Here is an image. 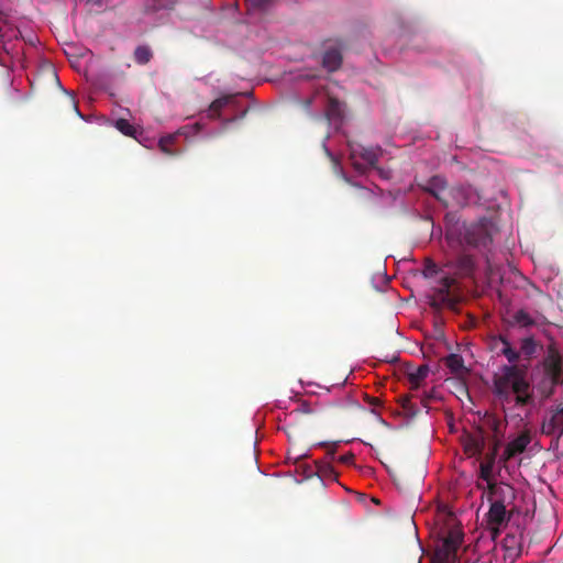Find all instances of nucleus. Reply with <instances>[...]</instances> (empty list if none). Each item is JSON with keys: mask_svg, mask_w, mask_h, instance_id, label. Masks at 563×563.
<instances>
[{"mask_svg": "<svg viewBox=\"0 0 563 563\" xmlns=\"http://www.w3.org/2000/svg\"><path fill=\"white\" fill-rule=\"evenodd\" d=\"M489 349L508 361L493 378V393L498 401L504 406L514 404L518 408L533 405L534 395L528 379V369L529 362L538 351L534 338H522L517 350L506 335L499 334L490 339Z\"/></svg>", "mask_w": 563, "mask_h": 563, "instance_id": "nucleus-1", "label": "nucleus"}, {"mask_svg": "<svg viewBox=\"0 0 563 563\" xmlns=\"http://www.w3.org/2000/svg\"><path fill=\"white\" fill-rule=\"evenodd\" d=\"M542 366L549 387L542 386L541 391L544 397H550L556 386L563 385V356L554 344L548 346Z\"/></svg>", "mask_w": 563, "mask_h": 563, "instance_id": "nucleus-2", "label": "nucleus"}, {"mask_svg": "<svg viewBox=\"0 0 563 563\" xmlns=\"http://www.w3.org/2000/svg\"><path fill=\"white\" fill-rule=\"evenodd\" d=\"M463 538L464 533L461 529H450L435 545L433 563H454L457 559V550L463 542Z\"/></svg>", "mask_w": 563, "mask_h": 563, "instance_id": "nucleus-3", "label": "nucleus"}, {"mask_svg": "<svg viewBox=\"0 0 563 563\" xmlns=\"http://www.w3.org/2000/svg\"><path fill=\"white\" fill-rule=\"evenodd\" d=\"M382 153L379 146L351 145L350 161L356 172L365 174L367 170L376 168V163Z\"/></svg>", "mask_w": 563, "mask_h": 563, "instance_id": "nucleus-4", "label": "nucleus"}, {"mask_svg": "<svg viewBox=\"0 0 563 563\" xmlns=\"http://www.w3.org/2000/svg\"><path fill=\"white\" fill-rule=\"evenodd\" d=\"M486 487L477 484L478 489H487V499L492 504L501 505L507 508L514 506L516 500V489L506 483H496L492 481L486 483Z\"/></svg>", "mask_w": 563, "mask_h": 563, "instance_id": "nucleus-5", "label": "nucleus"}, {"mask_svg": "<svg viewBox=\"0 0 563 563\" xmlns=\"http://www.w3.org/2000/svg\"><path fill=\"white\" fill-rule=\"evenodd\" d=\"M464 240L472 247L487 249L493 242L490 222L483 219L471 224L465 231Z\"/></svg>", "mask_w": 563, "mask_h": 563, "instance_id": "nucleus-6", "label": "nucleus"}, {"mask_svg": "<svg viewBox=\"0 0 563 563\" xmlns=\"http://www.w3.org/2000/svg\"><path fill=\"white\" fill-rule=\"evenodd\" d=\"M453 284L454 279L452 277L445 276L440 279L439 286L430 298V306L433 309L440 310L448 308L454 310L456 308L459 299L450 290Z\"/></svg>", "mask_w": 563, "mask_h": 563, "instance_id": "nucleus-7", "label": "nucleus"}, {"mask_svg": "<svg viewBox=\"0 0 563 563\" xmlns=\"http://www.w3.org/2000/svg\"><path fill=\"white\" fill-rule=\"evenodd\" d=\"M531 440V432L529 430H523L518 434V437L508 442L501 455V460L507 462L516 455L523 453Z\"/></svg>", "mask_w": 563, "mask_h": 563, "instance_id": "nucleus-8", "label": "nucleus"}, {"mask_svg": "<svg viewBox=\"0 0 563 563\" xmlns=\"http://www.w3.org/2000/svg\"><path fill=\"white\" fill-rule=\"evenodd\" d=\"M511 515V509L508 510L505 506L490 503V507L487 512V523L492 531L497 533L503 526H506L509 522Z\"/></svg>", "mask_w": 563, "mask_h": 563, "instance_id": "nucleus-9", "label": "nucleus"}, {"mask_svg": "<svg viewBox=\"0 0 563 563\" xmlns=\"http://www.w3.org/2000/svg\"><path fill=\"white\" fill-rule=\"evenodd\" d=\"M448 184L446 180L441 176H433L431 177L427 185L423 187V190L432 195L437 200H439L441 203H448L449 197L446 196L448 192Z\"/></svg>", "mask_w": 563, "mask_h": 563, "instance_id": "nucleus-10", "label": "nucleus"}, {"mask_svg": "<svg viewBox=\"0 0 563 563\" xmlns=\"http://www.w3.org/2000/svg\"><path fill=\"white\" fill-rule=\"evenodd\" d=\"M542 432L554 435L556 439L563 435V407L559 408L548 421L543 422Z\"/></svg>", "mask_w": 563, "mask_h": 563, "instance_id": "nucleus-11", "label": "nucleus"}, {"mask_svg": "<svg viewBox=\"0 0 563 563\" xmlns=\"http://www.w3.org/2000/svg\"><path fill=\"white\" fill-rule=\"evenodd\" d=\"M498 444L496 443L490 452H488L479 464V478L486 483L494 481L493 470L497 456Z\"/></svg>", "mask_w": 563, "mask_h": 563, "instance_id": "nucleus-12", "label": "nucleus"}, {"mask_svg": "<svg viewBox=\"0 0 563 563\" xmlns=\"http://www.w3.org/2000/svg\"><path fill=\"white\" fill-rule=\"evenodd\" d=\"M446 196L450 202L442 203L445 208L463 207L467 205L468 201V189L462 185L454 186L448 189Z\"/></svg>", "mask_w": 563, "mask_h": 563, "instance_id": "nucleus-13", "label": "nucleus"}, {"mask_svg": "<svg viewBox=\"0 0 563 563\" xmlns=\"http://www.w3.org/2000/svg\"><path fill=\"white\" fill-rule=\"evenodd\" d=\"M450 266L461 276H468L475 269V261L472 255L461 253L454 261L450 263Z\"/></svg>", "mask_w": 563, "mask_h": 563, "instance_id": "nucleus-14", "label": "nucleus"}, {"mask_svg": "<svg viewBox=\"0 0 563 563\" xmlns=\"http://www.w3.org/2000/svg\"><path fill=\"white\" fill-rule=\"evenodd\" d=\"M342 54L341 51L336 47L328 48L322 57V66L328 71H335L338 70L342 65Z\"/></svg>", "mask_w": 563, "mask_h": 563, "instance_id": "nucleus-15", "label": "nucleus"}, {"mask_svg": "<svg viewBox=\"0 0 563 563\" xmlns=\"http://www.w3.org/2000/svg\"><path fill=\"white\" fill-rule=\"evenodd\" d=\"M485 446L484 438L481 434H470L464 441V450L471 455H481Z\"/></svg>", "mask_w": 563, "mask_h": 563, "instance_id": "nucleus-16", "label": "nucleus"}, {"mask_svg": "<svg viewBox=\"0 0 563 563\" xmlns=\"http://www.w3.org/2000/svg\"><path fill=\"white\" fill-rule=\"evenodd\" d=\"M235 99V95H228L213 100L209 107V118H220L222 109L229 104L234 103Z\"/></svg>", "mask_w": 563, "mask_h": 563, "instance_id": "nucleus-17", "label": "nucleus"}, {"mask_svg": "<svg viewBox=\"0 0 563 563\" xmlns=\"http://www.w3.org/2000/svg\"><path fill=\"white\" fill-rule=\"evenodd\" d=\"M430 368L427 364L420 365L413 371L408 373V382L411 389H418L427 378Z\"/></svg>", "mask_w": 563, "mask_h": 563, "instance_id": "nucleus-18", "label": "nucleus"}, {"mask_svg": "<svg viewBox=\"0 0 563 563\" xmlns=\"http://www.w3.org/2000/svg\"><path fill=\"white\" fill-rule=\"evenodd\" d=\"M510 327L518 325L519 328H530L536 324L533 318L523 309L516 311L511 320L508 321Z\"/></svg>", "mask_w": 563, "mask_h": 563, "instance_id": "nucleus-19", "label": "nucleus"}, {"mask_svg": "<svg viewBox=\"0 0 563 563\" xmlns=\"http://www.w3.org/2000/svg\"><path fill=\"white\" fill-rule=\"evenodd\" d=\"M153 51L148 45H139L133 52L134 62L139 65H146L153 58Z\"/></svg>", "mask_w": 563, "mask_h": 563, "instance_id": "nucleus-20", "label": "nucleus"}, {"mask_svg": "<svg viewBox=\"0 0 563 563\" xmlns=\"http://www.w3.org/2000/svg\"><path fill=\"white\" fill-rule=\"evenodd\" d=\"M324 115L329 122L340 120L342 117L340 102L333 98H330L328 101Z\"/></svg>", "mask_w": 563, "mask_h": 563, "instance_id": "nucleus-21", "label": "nucleus"}, {"mask_svg": "<svg viewBox=\"0 0 563 563\" xmlns=\"http://www.w3.org/2000/svg\"><path fill=\"white\" fill-rule=\"evenodd\" d=\"M445 365L453 374H460L464 371L463 357L459 354H450L445 357Z\"/></svg>", "mask_w": 563, "mask_h": 563, "instance_id": "nucleus-22", "label": "nucleus"}, {"mask_svg": "<svg viewBox=\"0 0 563 563\" xmlns=\"http://www.w3.org/2000/svg\"><path fill=\"white\" fill-rule=\"evenodd\" d=\"M176 140V135H167V136H164L159 140L158 142V146L161 148V151L167 155H176L177 152L176 151H173L170 148V145L174 143V141Z\"/></svg>", "mask_w": 563, "mask_h": 563, "instance_id": "nucleus-23", "label": "nucleus"}, {"mask_svg": "<svg viewBox=\"0 0 563 563\" xmlns=\"http://www.w3.org/2000/svg\"><path fill=\"white\" fill-rule=\"evenodd\" d=\"M115 128L126 136H133L135 133V128L125 119L117 120Z\"/></svg>", "mask_w": 563, "mask_h": 563, "instance_id": "nucleus-24", "label": "nucleus"}, {"mask_svg": "<svg viewBox=\"0 0 563 563\" xmlns=\"http://www.w3.org/2000/svg\"><path fill=\"white\" fill-rule=\"evenodd\" d=\"M247 10L265 11L272 4L273 0H245Z\"/></svg>", "mask_w": 563, "mask_h": 563, "instance_id": "nucleus-25", "label": "nucleus"}, {"mask_svg": "<svg viewBox=\"0 0 563 563\" xmlns=\"http://www.w3.org/2000/svg\"><path fill=\"white\" fill-rule=\"evenodd\" d=\"M155 9H168L172 8L175 3V0H154Z\"/></svg>", "mask_w": 563, "mask_h": 563, "instance_id": "nucleus-26", "label": "nucleus"}, {"mask_svg": "<svg viewBox=\"0 0 563 563\" xmlns=\"http://www.w3.org/2000/svg\"><path fill=\"white\" fill-rule=\"evenodd\" d=\"M339 460L343 464H349V463H351L354 460V455L352 453H347V454H344V455L340 456Z\"/></svg>", "mask_w": 563, "mask_h": 563, "instance_id": "nucleus-27", "label": "nucleus"}, {"mask_svg": "<svg viewBox=\"0 0 563 563\" xmlns=\"http://www.w3.org/2000/svg\"><path fill=\"white\" fill-rule=\"evenodd\" d=\"M312 100L310 98L303 100V107L306 109H309L311 106Z\"/></svg>", "mask_w": 563, "mask_h": 563, "instance_id": "nucleus-28", "label": "nucleus"}, {"mask_svg": "<svg viewBox=\"0 0 563 563\" xmlns=\"http://www.w3.org/2000/svg\"><path fill=\"white\" fill-rule=\"evenodd\" d=\"M328 470H329L330 472H332V470H331V467H330L329 465L320 466V467H319V472H324V471H328Z\"/></svg>", "mask_w": 563, "mask_h": 563, "instance_id": "nucleus-29", "label": "nucleus"}, {"mask_svg": "<svg viewBox=\"0 0 563 563\" xmlns=\"http://www.w3.org/2000/svg\"><path fill=\"white\" fill-rule=\"evenodd\" d=\"M377 170L379 172L382 177H384V178H388L389 177L388 173H385L383 169H377Z\"/></svg>", "mask_w": 563, "mask_h": 563, "instance_id": "nucleus-30", "label": "nucleus"}, {"mask_svg": "<svg viewBox=\"0 0 563 563\" xmlns=\"http://www.w3.org/2000/svg\"><path fill=\"white\" fill-rule=\"evenodd\" d=\"M74 109H75V111L77 112V114H78L79 117H81V113L79 112L77 104H74Z\"/></svg>", "mask_w": 563, "mask_h": 563, "instance_id": "nucleus-31", "label": "nucleus"}, {"mask_svg": "<svg viewBox=\"0 0 563 563\" xmlns=\"http://www.w3.org/2000/svg\"><path fill=\"white\" fill-rule=\"evenodd\" d=\"M497 428H498V422L496 421L495 422V430H497Z\"/></svg>", "mask_w": 563, "mask_h": 563, "instance_id": "nucleus-32", "label": "nucleus"}]
</instances>
